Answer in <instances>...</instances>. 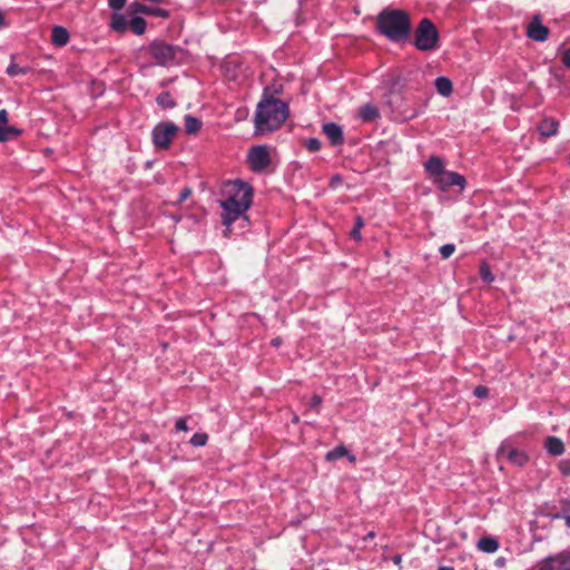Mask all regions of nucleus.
Returning <instances> with one entry per match:
<instances>
[{"label":"nucleus","mask_w":570,"mask_h":570,"mask_svg":"<svg viewBox=\"0 0 570 570\" xmlns=\"http://www.w3.org/2000/svg\"><path fill=\"white\" fill-rule=\"evenodd\" d=\"M223 196L224 199L219 202L223 209L220 217L225 226L224 235L228 237L233 223L240 220L243 227L248 225L249 219L246 212L252 206L253 188L249 184L240 180L227 181L223 189Z\"/></svg>","instance_id":"1"},{"label":"nucleus","mask_w":570,"mask_h":570,"mask_svg":"<svg viewBox=\"0 0 570 570\" xmlns=\"http://www.w3.org/2000/svg\"><path fill=\"white\" fill-rule=\"evenodd\" d=\"M288 117V106L274 97H265L256 108L255 135H265L277 130Z\"/></svg>","instance_id":"2"},{"label":"nucleus","mask_w":570,"mask_h":570,"mask_svg":"<svg viewBox=\"0 0 570 570\" xmlns=\"http://www.w3.org/2000/svg\"><path fill=\"white\" fill-rule=\"evenodd\" d=\"M377 30L392 41L405 40L411 32L410 16L404 10L385 9L376 19Z\"/></svg>","instance_id":"3"},{"label":"nucleus","mask_w":570,"mask_h":570,"mask_svg":"<svg viewBox=\"0 0 570 570\" xmlns=\"http://www.w3.org/2000/svg\"><path fill=\"white\" fill-rule=\"evenodd\" d=\"M414 46L421 51H432L439 46V31L434 23L424 18L420 21L414 36Z\"/></svg>","instance_id":"4"},{"label":"nucleus","mask_w":570,"mask_h":570,"mask_svg":"<svg viewBox=\"0 0 570 570\" xmlns=\"http://www.w3.org/2000/svg\"><path fill=\"white\" fill-rule=\"evenodd\" d=\"M178 127L173 122H160L151 132L153 142L158 149H168L176 137Z\"/></svg>","instance_id":"5"},{"label":"nucleus","mask_w":570,"mask_h":570,"mask_svg":"<svg viewBox=\"0 0 570 570\" xmlns=\"http://www.w3.org/2000/svg\"><path fill=\"white\" fill-rule=\"evenodd\" d=\"M247 160L252 170L261 173L271 164V156L266 146L259 145L249 149Z\"/></svg>","instance_id":"6"},{"label":"nucleus","mask_w":570,"mask_h":570,"mask_svg":"<svg viewBox=\"0 0 570 570\" xmlns=\"http://www.w3.org/2000/svg\"><path fill=\"white\" fill-rule=\"evenodd\" d=\"M538 570H570V549L547 557L539 563Z\"/></svg>","instance_id":"7"},{"label":"nucleus","mask_w":570,"mask_h":570,"mask_svg":"<svg viewBox=\"0 0 570 570\" xmlns=\"http://www.w3.org/2000/svg\"><path fill=\"white\" fill-rule=\"evenodd\" d=\"M149 52L157 63L164 66L170 63L175 58V48L158 40L149 45Z\"/></svg>","instance_id":"8"},{"label":"nucleus","mask_w":570,"mask_h":570,"mask_svg":"<svg viewBox=\"0 0 570 570\" xmlns=\"http://www.w3.org/2000/svg\"><path fill=\"white\" fill-rule=\"evenodd\" d=\"M498 459L505 458L510 463L517 466H523L529 461L525 452L512 448L507 441L503 442L497 451Z\"/></svg>","instance_id":"9"},{"label":"nucleus","mask_w":570,"mask_h":570,"mask_svg":"<svg viewBox=\"0 0 570 570\" xmlns=\"http://www.w3.org/2000/svg\"><path fill=\"white\" fill-rule=\"evenodd\" d=\"M527 37L533 41L543 42L548 39L550 30L541 22L540 14L532 17V20L527 26Z\"/></svg>","instance_id":"10"},{"label":"nucleus","mask_w":570,"mask_h":570,"mask_svg":"<svg viewBox=\"0 0 570 570\" xmlns=\"http://www.w3.org/2000/svg\"><path fill=\"white\" fill-rule=\"evenodd\" d=\"M435 181L442 190H446L452 186H460L463 188L465 185V178L462 175L446 170H444Z\"/></svg>","instance_id":"11"},{"label":"nucleus","mask_w":570,"mask_h":570,"mask_svg":"<svg viewBox=\"0 0 570 570\" xmlns=\"http://www.w3.org/2000/svg\"><path fill=\"white\" fill-rule=\"evenodd\" d=\"M8 111L0 110V142L8 141L21 135V129L8 125Z\"/></svg>","instance_id":"12"},{"label":"nucleus","mask_w":570,"mask_h":570,"mask_svg":"<svg viewBox=\"0 0 570 570\" xmlns=\"http://www.w3.org/2000/svg\"><path fill=\"white\" fill-rule=\"evenodd\" d=\"M323 132L330 139L333 146L343 144V131L342 128L335 122H327L323 125Z\"/></svg>","instance_id":"13"},{"label":"nucleus","mask_w":570,"mask_h":570,"mask_svg":"<svg viewBox=\"0 0 570 570\" xmlns=\"http://www.w3.org/2000/svg\"><path fill=\"white\" fill-rule=\"evenodd\" d=\"M559 122L554 118H543L538 125V130L543 137H552L558 132Z\"/></svg>","instance_id":"14"},{"label":"nucleus","mask_w":570,"mask_h":570,"mask_svg":"<svg viewBox=\"0 0 570 570\" xmlns=\"http://www.w3.org/2000/svg\"><path fill=\"white\" fill-rule=\"evenodd\" d=\"M425 169L436 180L444 171V164L440 157L433 156L426 161Z\"/></svg>","instance_id":"15"},{"label":"nucleus","mask_w":570,"mask_h":570,"mask_svg":"<svg viewBox=\"0 0 570 570\" xmlns=\"http://www.w3.org/2000/svg\"><path fill=\"white\" fill-rule=\"evenodd\" d=\"M69 40V33L66 28L56 26L51 30V41L58 47L67 45Z\"/></svg>","instance_id":"16"},{"label":"nucleus","mask_w":570,"mask_h":570,"mask_svg":"<svg viewBox=\"0 0 570 570\" xmlns=\"http://www.w3.org/2000/svg\"><path fill=\"white\" fill-rule=\"evenodd\" d=\"M544 448L551 455H561L564 452V444L557 436L547 438Z\"/></svg>","instance_id":"17"},{"label":"nucleus","mask_w":570,"mask_h":570,"mask_svg":"<svg viewBox=\"0 0 570 570\" xmlns=\"http://www.w3.org/2000/svg\"><path fill=\"white\" fill-rule=\"evenodd\" d=\"M476 547L480 551L485 553H493L499 549V541L492 537H482Z\"/></svg>","instance_id":"18"},{"label":"nucleus","mask_w":570,"mask_h":570,"mask_svg":"<svg viewBox=\"0 0 570 570\" xmlns=\"http://www.w3.org/2000/svg\"><path fill=\"white\" fill-rule=\"evenodd\" d=\"M358 114H360V118L366 122L373 121V120L377 119L380 116L377 108L371 104H366V105L362 106L360 108Z\"/></svg>","instance_id":"19"},{"label":"nucleus","mask_w":570,"mask_h":570,"mask_svg":"<svg viewBox=\"0 0 570 570\" xmlns=\"http://www.w3.org/2000/svg\"><path fill=\"white\" fill-rule=\"evenodd\" d=\"M435 88L438 92L444 97H449L453 91L452 81L446 77H439L435 79Z\"/></svg>","instance_id":"20"},{"label":"nucleus","mask_w":570,"mask_h":570,"mask_svg":"<svg viewBox=\"0 0 570 570\" xmlns=\"http://www.w3.org/2000/svg\"><path fill=\"white\" fill-rule=\"evenodd\" d=\"M131 11L135 12V13H145V14H156V16H160V17H167L168 13L166 10L164 9H151L145 4H140V3H135V4H131Z\"/></svg>","instance_id":"21"},{"label":"nucleus","mask_w":570,"mask_h":570,"mask_svg":"<svg viewBox=\"0 0 570 570\" xmlns=\"http://www.w3.org/2000/svg\"><path fill=\"white\" fill-rule=\"evenodd\" d=\"M111 28L118 32H124L129 27V21L125 16L119 13H114L111 17Z\"/></svg>","instance_id":"22"},{"label":"nucleus","mask_w":570,"mask_h":570,"mask_svg":"<svg viewBox=\"0 0 570 570\" xmlns=\"http://www.w3.org/2000/svg\"><path fill=\"white\" fill-rule=\"evenodd\" d=\"M202 128V121L194 117V116H190V115H187L185 117V130L187 134L189 135H194V134H197Z\"/></svg>","instance_id":"23"},{"label":"nucleus","mask_w":570,"mask_h":570,"mask_svg":"<svg viewBox=\"0 0 570 570\" xmlns=\"http://www.w3.org/2000/svg\"><path fill=\"white\" fill-rule=\"evenodd\" d=\"M6 71L10 77H16L19 75L28 73L30 71V68L27 66H20L12 60L10 65L7 67Z\"/></svg>","instance_id":"24"},{"label":"nucleus","mask_w":570,"mask_h":570,"mask_svg":"<svg viewBox=\"0 0 570 570\" xmlns=\"http://www.w3.org/2000/svg\"><path fill=\"white\" fill-rule=\"evenodd\" d=\"M129 26L132 29V31L138 36L142 35L146 30V21L141 17H134L129 21Z\"/></svg>","instance_id":"25"},{"label":"nucleus","mask_w":570,"mask_h":570,"mask_svg":"<svg viewBox=\"0 0 570 570\" xmlns=\"http://www.w3.org/2000/svg\"><path fill=\"white\" fill-rule=\"evenodd\" d=\"M364 227V219L361 216H356L353 229L350 233L351 238L356 242L362 240L361 229Z\"/></svg>","instance_id":"26"},{"label":"nucleus","mask_w":570,"mask_h":570,"mask_svg":"<svg viewBox=\"0 0 570 570\" xmlns=\"http://www.w3.org/2000/svg\"><path fill=\"white\" fill-rule=\"evenodd\" d=\"M480 277L485 283H492L494 281V275L491 272V267L487 262H482L480 264Z\"/></svg>","instance_id":"27"},{"label":"nucleus","mask_w":570,"mask_h":570,"mask_svg":"<svg viewBox=\"0 0 570 570\" xmlns=\"http://www.w3.org/2000/svg\"><path fill=\"white\" fill-rule=\"evenodd\" d=\"M157 104L163 108H173L176 105L169 92H161L157 97Z\"/></svg>","instance_id":"28"},{"label":"nucleus","mask_w":570,"mask_h":570,"mask_svg":"<svg viewBox=\"0 0 570 570\" xmlns=\"http://www.w3.org/2000/svg\"><path fill=\"white\" fill-rule=\"evenodd\" d=\"M346 454H347L346 448H344L343 445H340V446H336L334 450L327 452L326 459L328 461H333V460L340 459Z\"/></svg>","instance_id":"29"},{"label":"nucleus","mask_w":570,"mask_h":570,"mask_svg":"<svg viewBox=\"0 0 570 570\" xmlns=\"http://www.w3.org/2000/svg\"><path fill=\"white\" fill-rule=\"evenodd\" d=\"M208 441L206 433H195L190 439V444L194 446H204Z\"/></svg>","instance_id":"30"},{"label":"nucleus","mask_w":570,"mask_h":570,"mask_svg":"<svg viewBox=\"0 0 570 570\" xmlns=\"http://www.w3.org/2000/svg\"><path fill=\"white\" fill-rule=\"evenodd\" d=\"M304 146L309 151H317L321 148V141L317 138H308L305 140Z\"/></svg>","instance_id":"31"},{"label":"nucleus","mask_w":570,"mask_h":570,"mask_svg":"<svg viewBox=\"0 0 570 570\" xmlns=\"http://www.w3.org/2000/svg\"><path fill=\"white\" fill-rule=\"evenodd\" d=\"M454 250H455V246L453 244H445L440 247V255L443 259H446L450 256H452Z\"/></svg>","instance_id":"32"},{"label":"nucleus","mask_w":570,"mask_h":570,"mask_svg":"<svg viewBox=\"0 0 570 570\" xmlns=\"http://www.w3.org/2000/svg\"><path fill=\"white\" fill-rule=\"evenodd\" d=\"M191 195V188L186 186L179 194V197L176 202V204H181L185 202L189 196Z\"/></svg>","instance_id":"33"},{"label":"nucleus","mask_w":570,"mask_h":570,"mask_svg":"<svg viewBox=\"0 0 570 570\" xmlns=\"http://www.w3.org/2000/svg\"><path fill=\"white\" fill-rule=\"evenodd\" d=\"M474 395L480 399H484L489 395V389L482 385H479L474 389Z\"/></svg>","instance_id":"34"},{"label":"nucleus","mask_w":570,"mask_h":570,"mask_svg":"<svg viewBox=\"0 0 570 570\" xmlns=\"http://www.w3.org/2000/svg\"><path fill=\"white\" fill-rule=\"evenodd\" d=\"M559 470L562 475H570V463L568 461H561L559 463Z\"/></svg>","instance_id":"35"},{"label":"nucleus","mask_w":570,"mask_h":570,"mask_svg":"<svg viewBox=\"0 0 570 570\" xmlns=\"http://www.w3.org/2000/svg\"><path fill=\"white\" fill-rule=\"evenodd\" d=\"M322 404V397L317 394H314L312 397H311V402H309V406L312 409H316L318 410V407L321 406Z\"/></svg>","instance_id":"36"},{"label":"nucleus","mask_w":570,"mask_h":570,"mask_svg":"<svg viewBox=\"0 0 570 570\" xmlns=\"http://www.w3.org/2000/svg\"><path fill=\"white\" fill-rule=\"evenodd\" d=\"M126 3V0H109V6L114 9V10H119L121 9Z\"/></svg>","instance_id":"37"},{"label":"nucleus","mask_w":570,"mask_h":570,"mask_svg":"<svg viewBox=\"0 0 570 570\" xmlns=\"http://www.w3.org/2000/svg\"><path fill=\"white\" fill-rule=\"evenodd\" d=\"M176 430H178V431H187L188 430L186 419L180 417L176 421Z\"/></svg>","instance_id":"38"},{"label":"nucleus","mask_w":570,"mask_h":570,"mask_svg":"<svg viewBox=\"0 0 570 570\" xmlns=\"http://www.w3.org/2000/svg\"><path fill=\"white\" fill-rule=\"evenodd\" d=\"M561 61L563 66L570 68V48L562 53Z\"/></svg>","instance_id":"39"},{"label":"nucleus","mask_w":570,"mask_h":570,"mask_svg":"<svg viewBox=\"0 0 570 570\" xmlns=\"http://www.w3.org/2000/svg\"><path fill=\"white\" fill-rule=\"evenodd\" d=\"M343 181L342 177L340 175H336L332 177L331 179V186L335 187L336 185L341 184Z\"/></svg>","instance_id":"40"},{"label":"nucleus","mask_w":570,"mask_h":570,"mask_svg":"<svg viewBox=\"0 0 570 570\" xmlns=\"http://www.w3.org/2000/svg\"><path fill=\"white\" fill-rule=\"evenodd\" d=\"M505 563H507V560L503 557H500L495 560V566L499 568H503L505 566Z\"/></svg>","instance_id":"41"},{"label":"nucleus","mask_w":570,"mask_h":570,"mask_svg":"<svg viewBox=\"0 0 570 570\" xmlns=\"http://www.w3.org/2000/svg\"><path fill=\"white\" fill-rule=\"evenodd\" d=\"M271 344L275 347H278L281 344H282V338L281 337H275L272 340Z\"/></svg>","instance_id":"42"},{"label":"nucleus","mask_w":570,"mask_h":570,"mask_svg":"<svg viewBox=\"0 0 570 570\" xmlns=\"http://www.w3.org/2000/svg\"><path fill=\"white\" fill-rule=\"evenodd\" d=\"M564 522H566L567 527L570 528V515H567L564 518Z\"/></svg>","instance_id":"43"},{"label":"nucleus","mask_w":570,"mask_h":570,"mask_svg":"<svg viewBox=\"0 0 570 570\" xmlns=\"http://www.w3.org/2000/svg\"><path fill=\"white\" fill-rule=\"evenodd\" d=\"M394 562L395 563H400L401 562V556H395L394 557Z\"/></svg>","instance_id":"44"},{"label":"nucleus","mask_w":570,"mask_h":570,"mask_svg":"<svg viewBox=\"0 0 570 570\" xmlns=\"http://www.w3.org/2000/svg\"><path fill=\"white\" fill-rule=\"evenodd\" d=\"M438 570H454L452 567H440Z\"/></svg>","instance_id":"45"},{"label":"nucleus","mask_w":570,"mask_h":570,"mask_svg":"<svg viewBox=\"0 0 570 570\" xmlns=\"http://www.w3.org/2000/svg\"><path fill=\"white\" fill-rule=\"evenodd\" d=\"M4 24L3 16L0 13V28Z\"/></svg>","instance_id":"46"},{"label":"nucleus","mask_w":570,"mask_h":570,"mask_svg":"<svg viewBox=\"0 0 570 570\" xmlns=\"http://www.w3.org/2000/svg\"><path fill=\"white\" fill-rule=\"evenodd\" d=\"M366 538H374V532H370Z\"/></svg>","instance_id":"47"},{"label":"nucleus","mask_w":570,"mask_h":570,"mask_svg":"<svg viewBox=\"0 0 570 570\" xmlns=\"http://www.w3.org/2000/svg\"><path fill=\"white\" fill-rule=\"evenodd\" d=\"M293 422L297 423L298 422V417L294 416Z\"/></svg>","instance_id":"48"}]
</instances>
